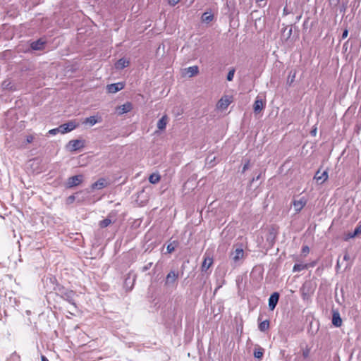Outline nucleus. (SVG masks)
I'll return each mask as SVG.
<instances>
[{"label": "nucleus", "instance_id": "f257e3e1", "mask_svg": "<svg viewBox=\"0 0 361 361\" xmlns=\"http://www.w3.org/2000/svg\"><path fill=\"white\" fill-rule=\"evenodd\" d=\"M245 258V252L242 245H234L232 251L230 253V259L232 264L240 266Z\"/></svg>", "mask_w": 361, "mask_h": 361}, {"label": "nucleus", "instance_id": "f03ea898", "mask_svg": "<svg viewBox=\"0 0 361 361\" xmlns=\"http://www.w3.org/2000/svg\"><path fill=\"white\" fill-rule=\"evenodd\" d=\"M316 284L312 281H306L300 288L301 295L304 300H309L314 294Z\"/></svg>", "mask_w": 361, "mask_h": 361}, {"label": "nucleus", "instance_id": "7ed1b4c3", "mask_svg": "<svg viewBox=\"0 0 361 361\" xmlns=\"http://www.w3.org/2000/svg\"><path fill=\"white\" fill-rule=\"evenodd\" d=\"M58 295L64 300L68 302L71 305H73L75 310L77 309L76 304L75 302V293L72 290L65 288H61L59 289Z\"/></svg>", "mask_w": 361, "mask_h": 361}, {"label": "nucleus", "instance_id": "20e7f679", "mask_svg": "<svg viewBox=\"0 0 361 361\" xmlns=\"http://www.w3.org/2000/svg\"><path fill=\"white\" fill-rule=\"evenodd\" d=\"M79 126V123L77 122L76 120H71L68 121V123H63L61 126H59V129H61V133L65 134L67 133H69L74 129H75L77 127Z\"/></svg>", "mask_w": 361, "mask_h": 361}, {"label": "nucleus", "instance_id": "39448f33", "mask_svg": "<svg viewBox=\"0 0 361 361\" xmlns=\"http://www.w3.org/2000/svg\"><path fill=\"white\" fill-rule=\"evenodd\" d=\"M178 278V272L175 271H171L166 277L165 279V286H174L177 279Z\"/></svg>", "mask_w": 361, "mask_h": 361}, {"label": "nucleus", "instance_id": "423d86ee", "mask_svg": "<svg viewBox=\"0 0 361 361\" xmlns=\"http://www.w3.org/2000/svg\"><path fill=\"white\" fill-rule=\"evenodd\" d=\"M329 178L328 171L325 170L321 172L320 169L315 173L314 179L316 180L319 185L323 184Z\"/></svg>", "mask_w": 361, "mask_h": 361}, {"label": "nucleus", "instance_id": "0eeeda50", "mask_svg": "<svg viewBox=\"0 0 361 361\" xmlns=\"http://www.w3.org/2000/svg\"><path fill=\"white\" fill-rule=\"evenodd\" d=\"M133 109V104L130 102H127L123 105L118 106L116 109L118 115L121 116L124 114L130 112Z\"/></svg>", "mask_w": 361, "mask_h": 361}, {"label": "nucleus", "instance_id": "6e6552de", "mask_svg": "<svg viewBox=\"0 0 361 361\" xmlns=\"http://www.w3.org/2000/svg\"><path fill=\"white\" fill-rule=\"evenodd\" d=\"M47 42L42 38L33 41L30 43V48L35 51L44 50Z\"/></svg>", "mask_w": 361, "mask_h": 361}, {"label": "nucleus", "instance_id": "1a4fd4ad", "mask_svg": "<svg viewBox=\"0 0 361 361\" xmlns=\"http://www.w3.org/2000/svg\"><path fill=\"white\" fill-rule=\"evenodd\" d=\"M82 175H76L70 177L67 181V188H73L80 185L82 181Z\"/></svg>", "mask_w": 361, "mask_h": 361}, {"label": "nucleus", "instance_id": "9d476101", "mask_svg": "<svg viewBox=\"0 0 361 361\" xmlns=\"http://www.w3.org/2000/svg\"><path fill=\"white\" fill-rule=\"evenodd\" d=\"M125 87V85L123 82H116V83H112L110 85H108L106 86V90L109 93L114 94L117 92L123 90Z\"/></svg>", "mask_w": 361, "mask_h": 361}, {"label": "nucleus", "instance_id": "9b49d317", "mask_svg": "<svg viewBox=\"0 0 361 361\" xmlns=\"http://www.w3.org/2000/svg\"><path fill=\"white\" fill-rule=\"evenodd\" d=\"M280 295L278 292L273 293L269 298V308L270 310L273 311L279 302Z\"/></svg>", "mask_w": 361, "mask_h": 361}, {"label": "nucleus", "instance_id": "f8f14e48", "mask_svg": "<svg viewBox=\"0 0 361 361\" xmlns=\"http://www.w3.org/2000/svg\"><path fill=\"white\" fill-rule=\"evenodd\" d=\"M307 202V199L305 197H302L298 200H294L293 202V205L294 207L295 211L297 213L300 212L302 209V208L306 205Z\"/></svg>", "mask_w": 361, "mask_h": 361}, {"label": "nucleus", "instance_id": "ddd939ff", "mask_svg": "<svg viewBox=\"0 0 361 361\" xmlns=\"http://www.w3.org/2000/svg\"><path fill=\"white\" fill-rule=\"evenodd\" d=\"M68 146L71 151H77L84 147V142L81 140H72L69 141Z\"/></svg>", "mask_w": 361, "mask_h": 361}, {"label": "nucleus", "instance_id": "4468645a", "mask_svg": "<svg viewBox=\"0 0 361 361\" xmlns=\"http://www.w3.org/2000/svg\"><path fill=\"white\" fill-rule=\"evenodd\" d=\"M199 73V68L197 66H190L184 69V74L187 75L189 78L196 75Z\"/></svg>", "mask_w": 361, "mask_h": 361}, {"label": "nucleus", "instance_id": "2eb2a0df", "mask_svg": "<svg viewBox=\"0 0 361 361\" xmlns=\"http://www.w3.org/2000/svg\"><path fill=\"white\" fill-rule=\"evenodd\" d=\"M332 324L336 327H340L342 325V319L338 311H334L333 312Z\"/></svg>", "mask_w": 361, "mask_h": 361}, {"label": "nucleus", "instance_id": "dca6fc26", "mask_svg": "<svg viewBox=\"0 0 361 361\" xmlns=\"http://www.w3.org/2000/svg\"><path fill=\"white\" fill-rule=\"evenodd\" d=\"M106 185H107L106 180L104 178H101L92 185V188L99 190V189H102V188H105Z\"/></svg>", "mask_w": 361, "mask_h": 361}, {"label": "nucleus", "instance_id": "f3484780", "mask_svg": "<svg viewBox=\"0 0 361 361\" xmlns=\"http://www.w3.org/2000/svg\"><path fill=\"white\" fill-rule=\"evenodd\" d=\"M213 264V259L209 257H205L202 264V271H206Z\"/></svg>", "mask_w": 361, "mask_h": 361}, {"label": "nucleus", "instance_id": "a211bd4d", "mask_svg": "<svg viewBox=\"0 0 361 361\" xmlns=\"http://www.w3.org/2000/svg\"><path fill=\"white\" fill-rule=\"evenodd\" d=\"M168 116L164 115L157 122V128L159 130H164L168 123Z\"/></svg>", "mask_w": 361, "mask_h": 361}, {"label": "nucleus", "instance_id": "6ab92c4d", "mask_svg": "<svg viewBox=\"0 0 361 361\" xmlns=\"http://www.w3.org/2000/svg\"><path fill=\"white\" fill-rule=\"evenodd\" d=\"M264 108V103L263 102V101L262 99H259L258 98H257V99L255 100L254 105H253V109H254L255 113H256V114L259 113Z\"/></svg>", "mask_w": 361, "mask_h": 361}, {"label": "nucleus", "instance_id": "aec40b11", "mask_svg": "<svg viewBox=\"0 0 361 361\" xmlns=\"http://www.w3.org/2000/svg\"><path fill=\"white\" fill-rule=\"evenodd\" d=\"M100 121H99L96 116H90V117H87L86 118L82 123L83 124H89L90 126H93L94 125H95L96 123H97L98 122H99Z\"/></svg>", "mask_w": 361, "mask_h": 361}, {"label": "nucleus", "instance_id": "412c9836", "mask_svg": "<svg viewBox=\"0 0 361 361\" xmlns=\"http://www.w3.org/2000/svg\"><path fill=\"white\" fill-rule=\"evenodd\" d=\"M129 65V61L123 58L120 59L116 63V68H124Z\"/></svg>", "mask_w": 361, "mask_h": 361}, {"label": "nucleus", "instance_id": "4be33fe9", "mask_svg": "<svg viewBox=\"0 0 361 361\" xmlns=\"http://www.w3.org/2000/svg\"><path fill=\"white\" fill-rule=\"evenodd\" d=\"M259 331L264 332L269 328V320H264L259 323Z\"/></svg>", "mask_w": 361, "mask_h": 361}, {"label": "nucleus", "instance_id": "5701e85b", "mask_svg": "<svg viewBox=\"0 0 361 361\" xmlns=\"http://www.w3.org/2000/svg\"><path fill=\"white\" fill-rule=\"evenodd\" d=\"M161 176L159 173H152L149 177V181L152 184H156L160 180Z\"/></svg>", "mask_w": 361, "mask_h": 361}, {"label": "nucleus", "instance_id": "b1692460", "mask_svg": "<svg viewBox=\"0 0 361 361\" xmlns=\"http://www.w3.org/2000/svg\"><path fill=\"white\" fill-rule=\"evenodd\" d=\"M214 18V16L208 12H204L202 16V20L204 23H209Z\"/></svg>", "mask_w": 361, "mask_h": 361}, {"label": "nucleus", "instance_id": "393cba45", "mask_svg": "<svg viewBox=\"0 0 361 361\" xmlns=\"http://www.w3.org/2000/svg\"><path fill=\"white\" fill-rule=\"evenodd\" d=\"M295 77H296V71H291L289 73V75L287 78V84L290 86L292 85V83L295 81Z\"/></svg>", "mask_w": 361, "mask_h": 361}, {"label": "nucleus", "instance_id": "a878e982", "mask_svg": "<svg viewBox=\"0 0 361 361\" xmlns=\"http://www.w3.org/2000/svg\"><path fill=\"white\" fill-rule=\"evenodd\" d=\"M230 104V101L228 99H221L218 102V106L221 109H226Z\"/></svg>", "mask_w": 361, "mask_h": 361}, {"label": "nucleus", "instance_id": "bb28decb", "mask_svg": "<svg viewBox=\"0 0 361 361\" xmlns=\"http://www.w3.org/2000/svg\"><path fill=\"white\" fill-rule=\"evenodd\" d=\"M307 267V265L306 264H295L294 266H293V272H298V271H300L305 269H306Z\"/></svg>", "mask_w": 361, "mask_h": 361}, {"label": "nucleus", "instance_id": "cd10ccee", "mask_svg": "<svg viewBox=\"0 0 361 361\" xmlns=\"http://www.w3.org/2000/svg\"><path fill=\"white\" fill-rule=\"evenodd\" d=\"M178 245L177 241H173L172 243H170L168 244L166 250L169 253H171L175 250L176 246Z\"/></svg>", "mask_w": 361, "mask_h": 361}, {"label": "nucleus", "instance_id": "c85d7f7f", "mask_svg": "<svg viewBox=\"0 0 361 361\" xmlns=\"http://www.w3.org/2000/svg\"><path fill=\"white\" fill-rule=\"evenodd\" d=\"M111 224V220L109 218H106L99 222V226L101 228H106Z\"/></svg>", "mask_w": 361, "mask_h": 361}, {"label": "nucleus", "instance_id": "c756f323", "mask_svg": "<svg viewBox=\"0 0 361 361\" xmlns=\"http://www.w3.org/2000/svg\"><path fill=\"white\" fill-rule=\"evenodd\" d=\"M263 354H264V350L262 348H259V349L255 350L254 351V356L255 358H257V359H261L263 356Z\"/></svg>", "mask_w": 361, "mask_h": 361}, {"label": "nucleus", "instance_id": "7c9ffc66", "mask_svg": "<svg viewBox=\"0 0 361 361\" xmlns=\"http://www.w3.org/2000/svg\"><path fill=\"white\" fill-rule=\"evenodd\" d=\"M36 140V135L30 134L25 136L26 143L30 144Z\"/></svg>", "mask_w": 361, "mask_h": 361}, {"label": "nucleus", "instance_id": "2f4dec72", "mask_svg": "<svg viewBox=\"0 0 361 361\" xmlns=\"http://www.w3.org/2000/svg\"><path fill=\"white\" fill-rule=\"evenodd\" d=\"M234 74H235V69L234 68H232L231 69L228 73V75H227V80L228 81H231L233 80V77H234Z\"/></svg>", "mask_w": 361, "mask_h": 361}, {"label": "nucleus", "instance_id": "473e14b6", "mask_svg": "<svg viewBox=\"0 0 361 361\" xmlns=\"http://www.w3.org/2000/svg\"><path fill=\"white\" fill-rule=\"evenodd\" d=\"M358 234H355V231H354L352 233H348L346 234V235L344 237V240H348L350 238H355V236H357Z\"/></svg>", "mask_w": 361, "mask_h": 361}, {"label": "nucleus", "instance_id": "72a5a7b5", "mask_svg": "<svg viewBox=\"0 0 361 361\" xmlns=\"http://www.w3.org/2000/svg\"><path fill=\"white\" fill-rule=\"evenodd\" d=\"M59 133H61V129H59V126L58 128L49 130L48 134L51 135H55Z\"/></svg>", "mask_w": 361, "mask_h": 361}, {"label": "nucleus", "instance_id": "f704fd0d", "mask_svg": "<svg viewBox=\"0 0 361 361\" xmlns=\"http://www.w3.org/2000/svg\"><path fill=\"white\" fill-rule=\"evenodd\" d=\"M2 85L5 89L13 90V85H11L10 82H8L7 81H4Z\"/></svg>", "mask_w": 361, "mask_h": 361}, {"label": "nucleus", "instance_id": "c9c22d12", "mask_svg": "<svg viewBox=\"0 0 361 361\" xmlns=\"http://www.w3.org/2000/svg\"><path fill=\"white\" fill-rule=\"evenodd\" d=\"M249 166H250V160L247 159L245 161V163L244 164V165L243 166L242 173H245L249 169Z\"/></svg>", "mask_w": 361, "mask_h": 361}, {"label": "nucleus", "instance_id": "e433bc0d", "mask_svg": "<svg viewBox=\"0 0 361 361\" xmlns=\"http://www.w3.org/2000/svg\"><path fill=\"white\" fill-rule=\"evenodd\" d=\"M355 231V234H361V221L359 222L358 226L354 230Z\"/></svg>", "mask_w": 361, "mask_h": 361}, {"label": "nucleus", "instance_id": "4c0bfd02", "mask_svg": "<svg viewBox=\"0 0 361 361\" xmlns=\"http://www.w3.org/2000/svg\"><path fill=\"white\" fill-rule=\"evenodd\" d=\"M75 200V197L74 195H70L68 198H67V203L68 204H72Z\"/></svg>", "mask_w": 361, "mask_h": 361}, {"label": "nucleus", "instance_id": "58836bf2", "mask_svg": "<svg viewBox=\"0 0 361 361\" xmlns=\"http://www.w3.org/2000/svg\"><path fill=\"white\" fill-rule=\"evenodd\" d=\"M348 30L347 28H345L342 33L341 39H345L348 37Z\"/></svg>", "mask_w": 361, "mask_h": 361}, {"label": "nucleus", "instance_id": "ea45409f", "mask_svg": "<svg viewBox=\"0 0 361 361\" xmlns=\"http://www.w3.org/2000/svg\"><path fill=\"white\" fill-rule=\"evenodd\" d=\"M310 355V350L309 349H305L302 351V356L305 357V358H307Z\"/></svg>", "mask_w": 361, "mask_h": 361}, {"label": "nucleus", "instance_id": "a19ab883", "mask_svg": "<svg viewBox=\"0 0 361 361\" xmlns=\"http://www.w3.org/2000/svg\"><path fill=\"white\" fill-rule=\"evenodd\" d=\"M310 251V249H309V247L305 245V246H303L302 248V252L303 254H307Z\"/></svg>", "mask_w": 361, "mask_h": 361}, {"label": "nucleus", "instance_id": "79ce46f5", "mask_svg": "<svg viewBox=\"0 0 361 361\" xmlns=\"http://www.w3.org/2000/svg\"><path fill=\"white\" fill-rule=\"evenodd\" d=\"M168 1H169V4L171 6H175L180 1V0H168Z\"/></svg>", "mask_w": 361, "mask_h": 361}, {"label": "nucleus", "instance_id": "37998d69", "mask_svg": "<svg viewBox=\"0 0 361 361\" xmlns=\"http://www.w3.org/2000/svg\"><path fill=\"white\" fill-rule=\"evenodd\" d=\"M317 127H314L313 128L311 131H310V134L312 136H316L317 135Z\"/></svg>", "mask_w": 361, "mask_h": 361}, {"label": "nucleus", "instance_id": "c03bdc74", "mask_svg": "<svg viewBox=\"0 0 361 361\" xmlns=\"http://www.w3.org/2000/svg\"><path fill=\"white\" fill-rule=\"evenodd\" d=\"M349 259H350V256L347 252H345V254L343 256V260L348 261Z\"/></svg>", "mask_w": 361, "mask_h": 361}, {"label": "nucleus", "instance_id": "a18cd8bd", "mask_svg": "<svg viewBox=\"0 0 361 361\" xmlns=\"http://www.w3.org/2000/svg\"><path fill=\"white\" fill-rule=\"evenodd\" d=\"M340 267H341V261H340V259H338L336 267V269H339Z\"/></svg>", "mask_w": 361, "mask_h": 361}, {"label": "nucleus", "instance_id": "49530a36", "mask_svg": "<svg viewBox=\"0 0 361 361\" xmlns=\"http://www.w3.org/2000/svg\"><path fill=\"white\" fill-rule=\"evenodd\" d=\"M260 178V174H259L257 176L254 177L252 180V182H254L255 180H258Z\"/></svg>", "mask_w": 361, "mask_h": 361}, {"label": "nucleus", "instance_id": "de8ad7c7", "mask_svg": "<svg viewBox=\"0 0 361 361\" xmlns=\"http://www.w3.org/2000/svg\"><path fill=\"white\" fill-rule=\"evenodd\" d=\"M41 360L42 361H49V360L44 355H42Z\"/></svg>", "mask_w": 361, "mask_h": 361}, {"label": "nucleus", "instance_id": "09e8293b", "mask_svg": "<svg viewBox=\"0 0 361 361\" xmlns=\"http://www.w3.org/2000/svg\"><path fill=\"white\" fill-rule=\"evenodd\" d=\"M148 269H149V267H148V266H146V267H144V270H145H145H147Z\"/></svg>", "mask_w": 361, "mask_h": 361}]
</instances>
